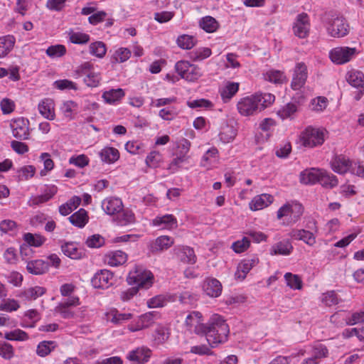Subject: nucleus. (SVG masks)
<instances>
[{"mask_svg": "<svg viewBox=\"0 0 364 364\" xmlns=\"http://www.w3.org/2000/svg\"><path fill=\"white\" fill-rule=\"evenodd\" d=\"M203 334L209 345L214 348L228 340L229 327L225 319L219 314H213L205 324Z\"/></svg>", "mask_w": 364, "mask_h": 364, "instance_id": "nucleus-1", "label": "nucleus"}, {"mask_svg": "<svg viewBox=\"0 0 364 364\" xmlns=\"http://www.w3.org/2000/svg\"><path fill=\"white\" fill-rule=\"evenodd\" d=\"M304 211L303 205L296 201L291 200L282 205L277 212V219L283 220V224L286 225H293L297 223Z\"/></svg>", "mask_w": 364, "mask_h": 364, "instance_id": "nucleus-2", "label": "nucleus"}, {"mask_svg": "<svg viewBox=\"0 0 364 364\" xmlns=\"http://www.w3.org/2000/svg\"><path fill=\"white\" fill-rule=\"evenodd\" d=\"M325 130L308 127L301 133L299 140L304 146L313 148L323 144Z\"/></svg>", "mask_w": 364, "mask_h": 364, "instance_id": "nucleus-3", "label": "nucleus"}, {"mask_svg": "<svg viewBox=\"0 0 364 364\" xmlns=\"http://www.w3.org/2000/svg\"><path fill=\"white\" fill-rule=\"evenodd\" d=\"M153 279V274L150 271L136 266L129 273L127 282L130 284H136L139 287L146 289L151 286Z\"/></svg>", "mask_w": 364, "mask_h": 364, "instance_id": "nucleus-4", "label": "nucleus"}, {"mask_svg": "<svg viewBox=\"0 0 364 364\" xmlns=\"http://www.w3.org/2000/svg\"><path fill=\"white\" fill-rule=\"evenodd\" d=\"M239 113L245 117L252 116L260 112L259 99L252 95L240 99L237 104Z\"/></svg>", "mask_w": 364, "mask_h": 364, "instance_id": "nucleus-5", "label": "nucleus"}, {"mask_svg": "<svg viewBox=\"0 0 364 364\" xmlns=\"http://www.w3.org/2000/svg\"><path fill=\"white\" fill-rule=\"evenodd\" d=\"M357 53L355 48L336 47L330 50L329 58L336 65H343L349 62Z\"/></svg>", "mask_w": 364, "mask_h": 364, "instance_id": "nucleus-6", "label": "nucleus"}, {"mask_svg": "<svg viewBox=\"0 0 364 364\" xmlns=\"http://www.w3.org/2000/svg\"><path fill=\"white\" fill-rule=\"evenodd\" d=\"M326 31L333 38H341L346 36L349 31V26L342 16H336L329 20Z\"/></svg>", "mask_w": 364, "mask_h": 364, "instance_id": "nucleus-7", "label": "nucleus"}, {"mask_svg": "<svg viewBox=\"0 0 364 364\" xmlns=\"http://www.w3.org/2000/svg\"><path fill=\"white\" fill-rule=\"evenodd\" d=\"M160 318V314L157 311H149L138 317L136 322H132L127 326L131 332L141 331L151 326L155 320Z\"/></svg>", "mask_w": 364, "mask_h": 364, "instance_id": "nucleus-8", "label": "nucleus"}, {"mask_svg": "<svg viewBox=\"0 0 364 364\" xmlns=\"http://www.w3.org/2000/svg\"><path fill=\"white\" fill-rule=\"evenodd\" d=\"M12 135L19 140H28L30 138V122L28 119L20 117L11 122Z\"/></svg>", "mask_w": 364, "mask_h": 364, "instance_id": "nucleus-9", "label": "nucleus"}, {"mask_svg": "<svg viewBox=\"0 0 364 364\" xmlns=\"http://www.w3.org/2000/svg\"><path fill=\"white\" fill-rule=\"evenodd\" d=\"M186 333L203 334L205 325L203 323L202 314L198 311H193L187 316L185 322Z\"/></svg>", "mask_w": 364, "mask_h": 364, "instance_id": "nucleus-10", "label": "nucleus"}, {"mask_svg": "<svg viewBox=\"0 0 364 364\" xmlns=\"http://www.w3.org/2000/svg\"><path fill=\"white\" fill-rule=\"evenodd\" d=\"M310 20L306 13H301L296 16L293 24L292 30L294 34L299 38H306L310 32Z\"/></svg>", "mask_w": 364, "mask_h": 364, "instance_id": "nucleus-11", "label": "nucleus"}, {"mask_svg": "<svg viewBox=\"0 0 364 364\" xmlns=\"http://www.w3.org/2000/svg\"><path fill=\"white\" fill-rule=\"evenodd\" d=\"M307 77L306 65L304 63H296L291 83V88L294 90H300L304 85Z\"/></svg>", "mask_w": 364, "mask_h": 364, "instance_id": "nucleus-12", "label": "nucleus"}, {"mask_svg": "<svg viewBox=\"0 0 364 364\" xmlns=\"http://www.w3.org/2000/svg\"><path fill=\"white\" fill-rule=\"evenodd\" d=\"M331 168L336 173L344 174L348 171L351 173L353 161L343 155L336 156L331 162Z\"/></svg>", "mask_w": 364, "mask_h": 364, "instance_id": "nucleus-13", "label": "nucleus"}, {"mask_svg": "<svg viewBox=\"0 0 364 364\" xmlns=\"http://www.w3.org/2000/svg\"><path fill=\"white\" fill-rule=\"evenodd\" d=\"M151 350L146 346H140L131 350L127 355V358L136 364L147 363L151 356Z\"/></svg>", "mask_w": 364, "mask_h": 364, "instance_id": "nucleus-14", "label": "nucleus"}, {"mask_svg": "<svg viewBox=\"0 0 364 364\" xmlns=\"http://www.w3.org/2000/svg\"><path fill=\"white\" fill-rule=\"evenodd\" d=\"M203 289L208 296L217 298L221 295L223 287L220 282L217 279L208 277L203 281Z\"/></svg>", "mask_w": 364, "mask_h": 364, "instance_id": "nucleus-15", "label": "nucleus"}, {"mask_svg": "<svg viewBox=\"0 0 364 364\" xmlns=\"http://www.w3.org/2000/svg\"><path fill=\"white\" fill-rule=\"evenodd\" d=\"M79 304L78 297H70L67 301L61 302L55 307V311L64 318H70L75 316V313L71 310L72 306Z\"/></svg>", "mask_w": 364, "mask_h": 364, "instance_id": "nucleus-16", "label": "nucleus"}, {"mask_svg": "<svg viewBox=\"0 0 364 364\" xmlns=\"http://www.w3.org/2000/svg\"><path fill=\"white\" fill-rule=\"evenodd\" d=\"M289 235L292 239L303 241L309 246H313L316 242L315 233L304 229H292Z\"/></svg>", "mask_w": 364, "mask_h": 364, "instance_id": "nucleus-17", "label": "nucleus"}, {"mask_svg": "<svg viewBox=\"0 0 364 364\" xmlns=\"http://www.w3.org/2000/svg\"><path fill=\"white\" fill-rule=\"evenodd\" d=\"M113 278L112 273L107 269L97 272L92 279V284L95 288L105 289L111 284Z\"/></svg>", "mask_w": 364, "mask_h": 364, "instance_id": "nucleus-18", "label": "nucleus"}, {"mask_svg": "<svg viewBox=\"0 0 364 364\" xmlns=\"http://www.w3.org/2000/svg\"><path fill=\"white\" fill-rule=\"evenodd\" d=\"M39 113L46 119L54 120L55 118V103L52 99L45 98L38 105Z\"/></svg>", "mask_w": 364, "mask_h": 364, "instance_id": "nucleus-19", "label": "nucleus"}, {"mask_svg": "<svg viewBox=\"0 0 364 364\" xmlns=\"http://www.w3.org/2000/svg\"><path fill=\"white\" fill-rule=\"evenodd\" d=\"M102 208L108 215H114L122 210L121 199L114 197L107 198L102 203Z\"/></svg>", "mask_w": 364, "mask_h": 364, "instance_id": "nucleus-20", "label": "nucleus"}, {"mask_svg": "<svg viewBox=\"0 0 364 364\" xmlns=\"http://www.w3.org/2000/svg\"><path fill=\"white\" fill-rule=\"evenodd\" d=\"M127 255L121 250L108 252L105 256V262L109 266L117 267L124 264L127 260Z\"/></svg>", "mask_w": 364, "mask_h": 364, "instance_id": "nucleus-21", "label": "nucleus"}, {"mask_svg": "<svg viewBox=\"0 0 364 364\" xmlns=\"http://www.w3.org/2000/svg\"><path fill=\"white\" fill-rule=\"evenodd\" d=\"M152 225L161 229L171 230L177 227V220L171 214H166L156 217L152 220Z\"/></svg>", "mask_w": 364, "mask_h": 364, "instance_id": "nucleus-22", "label": "nucleus"}, {"mask_svg": "<svg viewBox=\"0 0 364 364\" xmlns=\"http://www.w3.org/2000/svg\"><path fill=\"white\" fill-rule=\"evenodd\" d=\"M259 259L257 257L242 260L237 266L235 276L240 280H243L247 273L253 267L257 264Z\"/></svg>", "mask_w": 364, "mask_h": 364, "instance_id": "nucleus-23", "label": "nucleus"}, {"mask_svg": "<svg viewBox=\"0 0 364 364\" xmlns=\"http://www.w3.org/2000/svg\"><path fill=\"white\" fill-rule=\"evenodd\" d=\"M274 200V197L270 194H261L253 198L250 203V208L252 210H262L269 205Z\"/></svg>", "mask_w": 364, "mask_h": 364, "instance_id": "nucleus-24", "label": "nucleus"}, {"mask_svg": "<svg viewBox=\"0 0 364 364\" xmlns=\"http://www.w3.org/2000/svg\"><path fill=\"white\" fill-rule=\"evenodd\" d=\"M202 75L201 70L197 65L183 60V79L194 82Z\"/></svg>", "mask_w": 364, "mask_h": 364, "instance_id": "nucleus-25", "label": "nucleus"}, {"mask_svg": "<svg viewBox=\"0 0 364 364\" xmlns=\"http://www.w3.org/2000/svg\"><path fill=\"white\" fill-rule=\"evenodd\" d=\"M293 246L289 240H285L278 242L273 245L270 250L269 254L271 255H289L293 251Z\"/></svg>", "mask_w": 364, "mask_h": 364, "instance_id": "nucleus-26", "label": "nucleus"}, {"mask_svg": "<svg viewBox=\"0 0 364 364\" xmlns=\"http://www.w3.org/2000/svg\"><path fill=\"white\" fill-rule=\"evenodd\" d=\"M218 150L215 147H212L208 149L203 156L200 163L202 166L206 168L207 169H210L215 166L218 164Z\"/></svg>", "mask_w": 364, "mask_h": 364, "instance_id": "nucleus-27", "label": "nucleus"}, {"mask_svg": "<svg viewBox=\"0 0 364 364\" xmlns=\"http://www.w3.org/2000/svg\"><path fill=\"white\" fill-rule=\"evenodd\" d=\"M107 321L116 325H121L131 320L133 314L131 313H121L117 309H112L106 314Z\"/></svg>", "mask_w": 364, "mask_h": 364, "instance_id": "nucleus-28", "label": "nucleus"}, {"mask_svg": "<svg viewBox=\"0 0 364 364\" xmlns=\"http://www.w3.org/2000/svg\"><path fill=\"white\" fill-rule=\"evenodd\" d=\"M101 161L106 164H113L119 159V151L112 146H105L99 152Z\"/></svg>", "mask_w": 364, "mask_h": 364, "instance_id": "nucleus-29", "label": "nucleus"}, {"mask_svg": "<svg viewBox=\"0 0 364 364\" xmlns=\"http://www.w3.org/2000/svg\"><path fill=\"white\" fill-rule=\"evenodd\" d=\"M321 174V169H306L300 173V181L306 185L314 184L318 182Z\"/></svg>", "mask_w": 364, "mask_h": 364, "instance_id": "nucleus-30", "label": "nucleus"}, {"mask_svg": "<svg viewBox=\"0 0 364 364\" xmlns=\"http://www.w3.org/2000/svg\"><path fill=\"white\" fill-rule=\"evenodd\" d=\"M347 82L353 87L364 89V74L359 70H349L346 75Z\"/></svg>", "mask_w": 364, "mask_h": 364, "instance_id": "nucleus-31", "label": "nucleus"}, {"mask_svg": "<svg viewBox=\"0 0 364 364\" xmlns=\"http://www.w3.org/2000/svg\"><path fill=\"white\" fill-rule=\"evenodd\" d=\"M57 192V188L55 186L49 188L46 192L40 196H32L28 200L30 206L38 205L44 203L51 199Z\"/></svg>", "mask_w": 364, "mask_h": 364, "instance_id": "nucleus-32", "label": "nucleus"}, {"mask_svg": "<svg viewBox=\"0 0 364 364\" xmlns=\"http://www.w3.org/2000/svg\"><path fill=\"white\" fill-rule=\"evenodd\" d=\"M68 219L73 225L81 228L87 223L89 217L87 212L85 209L80 208L78 211L70 215Z\"/></svg>", "mask_w": 364, "mask_h": 364, "instance_id": "nucleus-33", "label": "nucleus"}, {"mask_svg": "<svg viewBox=\"0 0 364 364\" xmlns=\"http://www.w3.org/2000/svg\"><path fill=\"white\" fill-rule=\"evenodd\" d=\"M62 252L67 257L73 259H78L82 257L83 252L80 250L77 244L74 242H66L61 246Z\"/></svg>", "mask_w": 364, "mask_h": 364, "instance_id": "nucleus-34", "label": "nucleus"}, {"mask_svg": "<svg viewBox=\"0 0 364 364\" xmlns=\"http://www.w3.org/2000/svg\"><path fill=\"white\" fill-rule=\"evenodd\" d=\"M16 40L13 36L0 37V58L6 56L13 49Z\"/></svg>", "mask_w": 364, "mask_h": 364, "instance_id": "nucleus-35", "label": "nucleus"}, {"mask_svg": "<svg viewBox=\"0 0 364 364\" xmlns=\"http://www.w3.org/2000/svg\"><path fill=\"white\" fill-rule=\"evenodd\" d=\"M239 90V83L228 82L220 91V96L223 102L226 103Z\"/></svg>", "mask_w": 364, "mask_h": 364, "instance_id": "nucleus-36", "label": "nucleus"}, {"mask_svg": "<svg viewBox=\"0 0 364 364\" xmlns=\"http://www.w3.org/2000/svg\"><path fill=\"white\" fill-rule=\"evenodd\" d=\"M81 203V198L79 196H73L68 202L59 207V213L62 215H68L72 211L75 210Z\"/></svg>", "mask_w": 364, "mask_h": 364, "instance_id": "nucleus-37", "label": "nucleus"}, {"mask_svg": "<svg viewBox=\"0 0 364 364\" xmlns=\"http://www.w3.org/2000/svg\"><path fill=\"white\" fill-rule=\"evenodd\" d=\"M321 173L319 177L318 182L323 187L326 188H332L338 184V181L334 175L328 173L325 170L321 169Z\"/></svg>", "mask_w": 364, "mask_h": 364, "instance_id": "nucleus-38", "label": "nucleus"}, {"mask_svg": "<svg viewBox=\"0 0 364 364\" xmlns=\"http://www.w3.org/2000/svg\"><path fill=\"white\" fill-rule=\"evenodd\" d=\"M26 269L28 272L33 274H41L48 270V264L41 259L28 262Z\"/></svg>", "mask_w": 364, "mask_h": 364, "instance_id": "nucleus-39", "label": "nucleus"}, {"mask_svg": "<svg viewBox=\"0 0 364 364\" xmlns=\"http://www.w3.org/2000/svg\"><path fill=\"white\" fill-rule=\"evenodd\" d=\"M25 319L21 326L23 328H33L36 323L40 320V315L35 309L28 310L24 313Z\"/></svg>", "mask_w": 364, "mask_h": 364, "instance_id": "nucleus-40", "label": "nucleus"}, {"mask_svg": "<svg viewBox=\"0 0 364 364\" xmlns=\"http://www.w3.org/2000/svg\"><path fill=\"white\" fill-rule=\"evenodd\" d=\"M200 27L207 33H213L219 27L218 22L212 16H207L202 18L199 22Z\"/></svg>", "mask_w": 364, "mask_h": 364, "instance_id": "nucleus-41", "label": "nucleus"}, {"mask_svg": "<svg viewBox=\"0 0 364 364\" xmlns=\"http://www.w3.org/2000/svg\"><path fill=\"white\" fill-rule=\"evenodd\" d=\"M77 109V103L72 100L63 102L60 107V111L63 116L70 120L73 118Z\"/></svg>", "mask_w": 364, "mask_h": 364, "instance_id": "nucleus-42", "label": "nucleus"}, {"mask_svg": "<svg viewBox=\"0 0 364 364\" xmlns=\"http://www.w3.org/2000/svg\"><path fill=\"white\" fill-rule=\"evenodd\" d=\"M236 135L237 130L234 127L226 124L221 128L219 137L222 142L227 144L233 141Z\"/></svg>", "mask_w": 364, "mask_h": 364, "instance_id": "nucleus-43", "label": "nucleus"}, {"mask_svg": "<svg viewBox=\"0 0 364 364\" xmlns=\"http://www.w3.org/2000/svg\"><path fill=\"white\" fill-rule=\"evenodd\" d=\"M264 79L270 82L283 83L287 80V77L283 72L277 70H269L263 74Z\"/></svg>", "mask_w": 364, "mask_h": 364, "instance_id": "nucleus-44", "label": "nucleus"}, {"mask_svg": "<svg viewBox=\"0 0 364 364\" xmlns=\"http://www.w3.org/2000/svg\"><path fill=\"white\" fill-rule=\"evenodd\" d=\"M124 96L122 89H112L103 93L102 97L107 103L113 104L120 100Z\"/></svg>", "mask_w": 364, "mask_h": 364, "instance_id": "nucleus-45", "label": "nucleus"}, {"mask_svg": "<svg viewBox=\"0 0 364 364\" xmlns=\"http://www.w3.org/2000/svg\"><path fill=\"white\" fill-rule=\"evenodd\" d=\"M57 347V344L53 341H44L41 342L36 348V353L41 357L49 355Z\"/></svg>", "mask_w": 364, "mask_h": 364, "instance_id": "nucleus-46", "label": "nucleus"}, {"mask_svg": "<svg viewBox=\"0 0 364 364\" xmlns=\"http://www.w3.org/2000/svg\"><path fill=\"white\" fill-rule=\"evenodd\" d=\"M211 54L212 50L210 48L203 47L188 53V56L193 61H201L210 57Z\"/></svg>", "mask_w": 364, "mask_h": 364, "instance_id": "nucleus-47", "label": "nucleus"}, {"mask_svg": "<svg viewBox=\"0 0 364 364\" xmlns=\"http://www.w3.org/2000/svg\"><path fill=\"white\" fill-rule=\"evenodd\" d=\"M117 222L120 225H127L135 222V216L130 210H123L117 213Z\"/></svg>", "mask_w": 364, "mask_h": 364, "instance_id": "nucleus-48", "label": "nucleus"}, {"mask_svg": "<svg viewBox=\"0 0 364 364\" xmlns=\"http://www.w3.org/2000/svg\"><path fill=\"white\" fill-rule=\"evenodd\" d=\"M173 244V240L168 236H161L156 239L152 249L153 251H163Z\"/></svg>", "mask_w": 364, "mask_h": 364, "instance_id": "nucleus-49", "label": "nucleus"}, {"mask_svg": "<svg viewBox=\"0 0 364 364\" xmlns=\"http://www.w3.org/2000/svg\"><path fill=\"white\" fill-rule=\"evenodd\" d=\"M23 239L28 247L33 246L36 247H41L46 242V237L38 234L26 233Z\"/></svg>", "mask_w": 364, "mask_h": 364, "instance_id": "nucleus-50", "label": "nucleus"}, {"mask_svg": "<svg viewBox=\"0 0 364 364\" xmlns=\"http://www.w3.org/2000/svg\"><path fill=\"white\" fill-rule=\"evenodd\" d=\"M284 279L287 285L291 289L300 290L302 289V279L299 275L287 272L284 274Z\"/></svg>", "mask_w": 364, "mask_h": 364, "instance_id": "nucleus-51", "label": "nucleus"}, {"mask_svg": "<svg viewBox=\"0 0 364 364\" xmlns=\"http://www.w3.org/2000/svg\"><path fill=\"white\" fill-rule=\"evenodd\" d=\"M297 110L298 107L295 103H287L277 112V114L281 119H285L293 117Z\"/></svg>", "mask_w": 364, "mask_h": 364, "instance_id": "nucleus-52", "label": "nucleus"}, {"mask_svg": "<svg viewBox=\"0 0 364 364\" xmlns=\"http://www.w3.org/2000/svg\"><path fill=\"white\" fill-rule=\"evenodd\" d=\"M131 56V51L126 48H119L115 50L113 54L111 62L112 63H119L127 61Z\"/></svg>", "mask_w": 364, "mask_h": 364, "instance_id": "nucleus-53", "label": "nucleus"}, {"mask_svg": "<svg viewBox=\"0 0 364 364\" xmlns=\"http://www.w3.org/2000/svg\"><path fill=\"white\" fill-rule=\"evenodd\" d=\"M46 292V289L43 287L35 286L26 289L23 295L27 299L35 300L39 296H43Z\"/></svg>", "mask_w": 364, "mask_h": 364, "instance_id": "nucleus-54", "label": "nucleus"}, {"mask_svg": "<svg viewBox=\"0 0 364 364\" xmlns=\"http://www.w3.org/2000/svg\"><path fill=\"white\" fill-rule=\"evenodd\" d=\"M4 338L9 341H25L29 339V336L23 330L17 328L6 333Z\"/></svg>", "mask_w": 364, "mask_h": 364, "instance_id": "nucleus-55", "label": "nucleus"}, {"mask_svg": "<svg viewBox=\"0 0 364 364\" xmlns=\"http://www.w3.org/2000/svg\"><path fill=\"white\" fill-rule=\"evenodd\" d=\"M35 173L36 168L32 165L23 166L17 171L19 181H27L31 178Z\"/></svg>", "mask_w": 364, "mask_h": 364, "instance_id": "nucleus-56", "label": "nucleus"}, {"mask_svg": "<svg viewBox=\"0 0 364 364\" xmlns=\"http://www.w3.org/2000/svg\"><path fill=\"white\" fill-rule=\"evenodd\" d=\"M90 53L97 58H103L107 52L105 44L102 41H97L90 45Z\"/></svg>", "mask_w": 364, "mask_h": 364, "instance_id": "nucleus-57", "label": "nucleus"}, {"mask_svg": "<svg viewBox=\"0 0 364 364\" xmlns=\"http://www.w3.org/2000/svg\"><path fill=\"white\" fill-rule=\"evenodd\" d=\"M70 42L75 44H85L90 41V36L85 33L73 32L69 33Z\"/></svg>", "mask_w": 364, "mask_h": 364, "instance_id": "nucleus-58", "label": "nucleus"}, {"mask_svg": "<svg viewBox=\"0 0 364 364\" xmlns=\"http://www.w3.org/2000/svg\"><path fill=\"white\" fill-rule=\"evenodd\" d=\"M168 301L164 295H157L149 299L146 302L149 308H160L164 306Z\"/></svg>", "mask_w": 364, "mask_h": 364, "instance_id": "nucleus-59", "label": "nucleus"}, {"mask_svg": "<svg viewBox=\"0 0 364 364\" xmlns=\"http://www.w3.org/2000/svg\"><path fill=\"white\" fill-rule=\"evenodd\" d=\"M328 100L325 97H318L313 99L310 104L311 109L316 112H321L326 108Z\"/></svg>", "mask_w": 364, "mask_h": 364, "instance_id": "nucleus-60", "label": "nucleus"}, {"mask_svg": "<svg viewBox=\"0 0 364 364\" xmlns=\"http://www.w3.org/2000/svg\"><path fill=\"white\" fill-rule=\"evenodd\" d=\"M101 80L100 74L99 73H96L94 70L89 72L85 75V77L84 79V82L85 84L92 87H95L98 86Z\"/></svg>", "mask_w": 364, "mask_h": 364, "instance_id": "nucleus-61", "label": "nucleus"}, {"mask_svg": "<svg viewBox=\"0 0 364 364\" xmlns=\"http://www.w3.org/2000/svg\"><path fill=\"white\" fill-rule=\"evenodd\" d=\"M66 53V48L63 45H55L48 47L46 50V54L50 58H60Z\"/></svg>", "mask_w": 364, "mask_h": 364, "instance_id": "nucleus-62", "label": "nucleus"}, {"mask_svg": "<svg viewBox=\"0 0 364 364\" xmlns=\"http://www.w3.org/2000/svg\"><path fill=\"white\" fill-rule=\"evenodd\" d=\"M40 159L43 162L44 166V168L41 171L40 174L41 176H45L48 171H50L53 168L54 162L48 153H42Z\"/></svg>", "mask_w": 364, "mask_h": 364, "instance_id": "nucleus-63", "label": "nucleus"}, {"mask_svg": "<svg viewBox=\"0 0 364 364\" xmlns=\"http://www.w3.org/2000/svg\"><path fill=\"white\" fill-rule=\"evenodd\" d=\"M90 159L85 154L73 156L69 159V164H73L78 168H84L89 164Z\"/></svg>", "mask_w": 364, "mask_h": 364, "instance_id": "nucleus-64", "label": "nucleus"}]
</instances>
